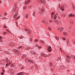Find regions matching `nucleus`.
Here are the masks:
<instances>
[{
  "label": "nucleus",
  "mask_w": 75,
  "mask_h": 75,
  "mask_svg": "<svg viewBox=\"0 0 75 75\" xmlns=\"http://www.w3.org/2000/svg\"><path fill=\"white\" fill-rule=\"evenodd\" d=\"M59 8H60L63 11L64 10V7L61 6V5H60V4H59Z\"/></svg>",
  "instance_id": "1"
},
{
  "label": "nucleus",
  "mask_w": 75,
  "mask_h": 75,
  "mask_svg": "<svg viewBox=\"0 0 75 75\" xmlns=\"http://www.w3.org/2000/svg\"><path fill=\"white\" fill-rule=\"evenodd\" d=\"M47 50L49 52H51V47L50 46H48Z\"/></svg>",
  "instance_id": "2"
},
{
  "label": "nucleus",
  "mask_w": 75,
  "mask_h": 75,
  "mask_svg": "<svg viewBox=\"0 0 75 75\" xmlns=\"http://www.w3.org/2000/svg\"><path fill=\"white\" fill-rule=\"evenodd\" d=\"M24 74V72H21L18 73L17 75H23Z\"/></svg>",
  "instance_id": "3"
},
{
  "label": "nucleus",
  "mask_w": 75,
  "mask_h": 75,
  "mask_svg": "<svg viewBox=\"0 0 75 75\" xmlns=\"http://www.w3.org/2000/svg\"><path fill=\"white\" fill-rule=\"evenodd\" d=\"M59 30H60V31H62V30L64 29V28L61 27L58 28Z\"/></svg>",
  "instance_id": "4"
},
{
  "label": "nucleus",
  "mask_w": 75,
  "mask_h": 75,
  "mask_svg": "<svg viewBox=\"0 0 75 75\" xmlns=\"http://www.w3.org/2000/svg\"><path fill=\"white\" fill-rule=\"evenodd\" d=\"M30 1V0L27 1L26 0L25 2V4H28V3Z\"/></svg>",
  "instance_id": "5"
},
{
  "label": "nucleus",
  "mask_w": 75,
  "mask_h": 75,
  "mask_svg": "<svg viewBox=\"0 0 75 75\" xmlns=\"http://www.w3.org/2000/svg\"><path fill=\"white\" fill-rule=\"evenodd\" d=\"M15 73V71H14L13 70L11 71V75H13V74H14Z\"/></svg>",
  "instance_id": "6"
},
{
  "label": "nucleus",
  "mask_w": 75,
  "mask_h": 75,
  "mask_svg": "<svg viewBox=\"0 0 75 75\" xmlns=\"http://www.w3.org/2000/svg\"><path fill=\"white\" fill-rule=\"evenodd\" d=\"M67 59L68 60V59H70L71 58L69 57V55H67Z\"/></svg>",
  "instance_id": "7"
},
{
  "label": "nucleus",
  "mask_w": 75,
  "mask_h": 75,
  "mask_svg": "<svg viewBox=\"0 0 75 75\" xmlns=\"http://www.w3.org/2000/svg\"><path fill=\"white\" fill-rule=\"evenodd\" d=\"M75 16L74 15H72V14H70L69 15V17H75Z\"/></svg>",
  "instance_id": "8"
},
{
  "label": "nucleus",
  "mask_w": 75,
  "mask_h": 75,
  "mask_svg": "<svg viewBox=\"0 0 75 75\" xmlns=\"http://www.w3.org/2000/svg\"><path fill=\"white\" fill-rule=\"evenodd\" d=\"M25 60L26 61L29 62H30V60H29L27 58L25 59Z\"/></svg>",
  "instance_id": "9"
},
{
  "label": "nucleus",
  "mask_w": 75,
  "mask_h": 75,
  "mask_svg": "<svg viewBox=\"0 0 75 75\" xmlns=\"http://www.w3.org/2000/svg\"><path fill=\"white\" fill-rule=\"evenodd\" d=\"M57 15H55L54 16V19H57Z\"/></svg>",
  "instance_id": "10"
},
{
  "label": "nucleus",
  "mask_w": 75,
  "mask_h": 75,
  "mask_svg": "<svg viewBox=\"0 0 75 75\" xmlns=\"http://www.w3.org/2000/svg\"><path fill=\"white\" fill-rule=\"evenodd\" d=\"M71 58H73V59H75V57L74 56H72Z\"/></svg>",
  "instance_id": "11"
},
{
  "label": "nucleus",
  "mask_w": 75,
  "mask_h": 75,
  "mask_svg": "<svg viewBox=\"0 0 75 75\" xmlns=\"http://www.w3.org/2000/svg\"><path fill=\"white\" fill-rule=\"evenodd\" d=\"M35 61H33V60H31L30 61V62H32V63H33L34 64V63L35 62Z\"/></svg>",
  "instance_id": "12"
},
{
  "label": "nucleus",
  "mask_w": 75,
  "mask_h": 75,
  "mask_svg": "<svg viewBox=\"0 0 75 75\" xmlns=\"http://www.w3.org/2000/svg\"><path fill=\"white\" fill-rule=\"evenodd\" d=\"M54 16V13H52V15L51 17L52 18H53L54 16Z\"/></svg>",
  "instance_id": "13"
},
{
  "label": "nucleus",
  "mask_w": 75,
  "mask_h": 75,
  "mask_svg": "<svg viewBox=\"0 0 75 75\" xmlns=\"http://www.w3.org/2000/svg\"><path fill=\"white\" fill-rule=\"evenodd\" d=\"M21 48H22V47L21 46L19 47H18V49L19 50H20V49H21Z\"/></svg>",
  "instance_id": "14"
},
{
  "label": "nucleus",
  "mask_w": 75,
  "mask_h": 75,
  "mask_svg": "<svg viewBox=\"0 0 75 75\" xmlns=\"http://www.w3.org/2000/svg\"><path fill=\"white\" fill-rule=\"evenodd\" d=\"M41 3H42V4H45V2H44L42 1H40Z\"/></svg>",
  "instance_id": "15"
},
{
  "label": "nucleus",
  "mask_w": 75,
  "mask_h": 75,
  "mask_svg": "<svg viewBox=\"0 0 75 75\" xmlns=\"http://www.w3.org/2000/svg\"><path fill=\"white\" fill-rule=\"evenodd\" d=\"M2 38H2V37L0 36V41H1H1Z\"/></svg>",
  "instance_id": "16"
},
{
  "label": "nucleus",
  "mask_w": 75,
  "mask_h": 75,
  "mask_svg": "<svg viewBox=\"0 0 75 75\" xmlns=\"http://www.w3.org/2000/svg\"><path fill=\"white\" fill-rule=\"evenodd\" d=\"M5 52L7 54H8V53H9V52H8L7 51H6Z\"/></svg>",
  "instance_id": "17"
},
{
  "label": "nucleus",
  "mask_w": 75,
  "mask_h": 75,
  "mask_svg": "<svg viewBox=\"0 0 75 75\" xmlns=\"http://www.w3.org/2000/svg\"><path fill=\"white\" fill-rule=\"evenodd\" d=\"M64 35H67V33L65 32H64Z\"/></svg>",
  "instance_id": "18"
},
{
  "label": "nucleus",
  "mask_w": 75,
  "mask_h": 75,
  "mask_svg": "<svg viewBox=\"0 0 75 75\" xmlns=\"http://www.w3.org/2000/svg\"><path fill=\"white\" fill-rule=\"evenodd\" d=\"M4 34H7V32H4Z\"/></svg>",
  "instance_id": "19"
},
{
  "label": "nucleus",
  "mask_w": 75,
  "mask_h": 75,
  "mask_svg": "<svg viewBox=\"0 0 75 75\" xmlns=\"http://www.w3.org/2000/svg\"><path fill=\"white\" fill-rule=\"evenodd\" d=\"M48 30H50V31L51 30V28H50L49 27L48 28Z\"/></svg>",
  "instance_id": "20"
},
{
  "label": "nucleus",
  "mask_w": 75,
  "mask_h": 75,
  "mask_svg": "<svg viewBox=\"0 0 75 75\" xmlns=\"http://www.w3.org/2000/svg\"><path fill=\"white\" fill-rule=\"evenodd\" d=\"M28 15H26V18H28Z\"/></svg>",
  "instance_id": "21"
},
{
  "label": "nucleus",
  "mask_w": 75,
  "mask_h": 75,
  "mask_svg": "<svg viewBox=\"0 0 75 75\" xmlns=\"http://www.w3.org/2000/svg\"><path fill=\"white\" fill-rule=\"evenodd\" d=\"M25 31H28V29H25Z\"/></svg>",
  "instance_id": "22"
},
{
  "label": "nucleus",
  "mask_w": 75,
  "mask_h": 75,
  "mask_svg": "<svg viewBox=\"0 0 75 75\" xmlns=\"http://www.w3.org/2000/svg\"><path fill=\"white\" fill-rule=\"evenodd\" d=\"M52 63H50V67H52Z\"/></svg>",
  "instance_id": "23"
},
{
  "label": "nucleus",
  "mask_w": 75,
  "mask_h": 75,
  "mask_svg": "<svg viewBox=\"0 0 75 75\" xmlns=\"http://www.w3.org/2000/svg\"><path fill=\"white\" fill-rule=\"evenodd\" d=\"M25 58V55H23V56L22 57V58Z\"/></svg>",
  "instance_id": "24"
},
{
  "label": "nucleus",
  "mask_w": 75,
  "mask_h": 75,
  "mask_svg": "<svg viewBox=\"0 0 75 75\" xmlns=\"http://www.w3.org/2000/svg\"><path fill=\"white\" fill-rule=\"evenodd\" d=\"M13 16H14V18H16V17H17L16 15H14Z\"/></svg>",
  "instance_id": "25"
},
{
  "label": "nucleus",
  "mask_w": 75,
  "mask_h": 75,
  "mask_svg": "<svg viewBox=\"0 0 75 75\" xmlns=\"http://www.w3.org/2000/svg\"><path fill=\"white\" fill-rule=\"evenodd\" d=\"M49 22H50V23H51V22H52V20H50L49 21Z\"/></svg>",
  "instance_id": "26"
},
{
  "label": "nucleus",
  "mask_w": 75,
  "mask_h": 75,
  "mask_svg": "<svg viewBox=\"0 0 75 75\" xmlns=\"http://www.w3.org/2000/svg\"><path fill=\"white\" fill-rule=\"evenodd\" d=\"M4 27L5 28H7V27H6V26H5V25L4 26Z\"/></svg>",
  "instance_id": "27"
},
{
  "label": "nucleus",
  "mask_w": 75,
  "mask_h": 75,
  "mask_svg": "<svg viewBox=\"0 0 75 75\" xmlns=\"http://www.w3.org/2000/svg\"><path fill=\"white\" fill-rule=\"evenodd\" d=\"M41 42H42V43H44V41H40Z\"/></svg>",
  "instance_id": "28"
},
{
  "label": "nucleus",
  "mask_w": 75,
  "mask_h": 75,
  "mask_svg": "<svg viewBox=\"0 0 75 75\" xmlns=\"http://www.w3.org/2000/svg\"><path fill=\"white\" fill-rule=\"evenodd\" d=\"M51 71H53L54 70V69H53L52 68L51 69Z\"/></svg>",
  "instance_id": "29"
},
{
  "label": "nucleus",
  "mask_w": 75,
  "mask_h": 75,
  "mask_svg": "<svg viewBox=\"0 0 75 75\" xmlns=\"http://www.w3.org/2000/svg\"><path fill=\"white\" fill-rule=\"evenodd\" d=\"M2 71L3 72H4V69H2Z\"/></svg>",
  "instance_id": "30"
},
{
  "label": "nucleus",
  "mask_w": 75,
  "mask_h": 75,
  "mask_svg": "<svg viewBox=\"0 0 75 75\" xmlns=\"http://www.w3.org/2000/svg\"><path fill=\"white\" fill-rule=\"evenodd\" d=\"M33 16H35V13H34V12L33 13Z\"/></svg>",
  "instance_id": "31"
},
{
  "label": "nucleus",
  "mask_w": 75,
  "mask_h": 75,
  "mask_svg": "<svg viewBox=\"0 0 75 75\" xmlns=\"http://www.w3.org/2000/svg\"><path fill=\"white\" fill-rule=\"evenodd\" d=\"M25 8H26V6H24V7H23V9H25Z\"/></svg>",
  "instance_id": "32"
},
{
  "label": "nucleus",
  "mask_w": 75,
  "mask_h": 75,
  "mask_svg": "<svg viewBox=\"0 0 75 75\" xmlns=\"http://www.w3.org/2000/svg\"><path fill=\"white\" fill-rule=\"evenodd\" d=\"M35 42H37V41H38V40L37 39H36L35 40Z\"/></svg>",
  "instance_id": "33"
},
{
  "label": "nucleus",
  "mask_w": 75,
  "mask_h": 75,
  "mask_svg": "<svg viewBox=\"0 0 75 75\" xmlns=\"http://www.w3.org/2000/svg\"><path fill=\"white\" fill-rule=\"evenodd\" d=\"M11 64V62H9V65H10Z\"/></svg>",
  "instance_id": "34"
},
{
  "label": "nucleus",
  "mask_w": 75,
  "mask_h": 75,
  "mask_svg": "<svg viewBox=\"0 0 75 75\" xmlns=\"http://www.w3.org/2000/svg\"><path fill=\"white\" fill-rule=\"evenodd\" d=\"M42 22L43 23H45V22L44 21H42Z\"/></svg>",
  "instance_id": "35"
},
{
  "label": "nucleus",
  "mask_w": 75,
  "mask_h": 75,
  "mask_svg": "<svg viewBox=\"0 0 75 75\" xmlns=\"http://www.w3.org/2000/svg\"><path fill=\"white\" fill-rule=\"evenodd\" d=\"M63 40H65V38H63Z\"/></svg>",
  "instance_id": "36"
},
{
  "label": "nucleus",
  "mask_w": 75,
  "mask_h": 75,
  "mask_svg": "<svg viewBox=\"0 0 75 75\" xmlns=\"http://www.w3.org/2000/svg\"><path fill=\"white\" fill-rule=\"evenodd\" d=\"M1 74L2 75H3L4 74V73L3 72H1Z\"/></svg>",
  "instance_id": "37"
},
{
  "label": "nucleus",
  "mask_w": 75,
  "mask_h": 75,
  "mask_svg": "<svg viewBox=\"0 0 75 75\" xmlns=\"http://www.w3.org/2000/svg\"><path fill=\"white\" fill-rule=\"evenodd\" d=\"M32 53V54H34V52H33Z\"/></svg>",
  "instance_id": "38"
},
{
  "label": "nucleus",
  "mask_w": 75,
  "mask_h": 75,
  "mask_svg": "<svg viewBox=\"0 0 75 75\" xmlns=\"http://www.w3.org/2000/svg\"><path fill=\"white\" fill-rule=\"evenodd\" d=\"M13 64H12V65H11V67H13Z\"/></svg>",
  "instance_id": "39"
},
{
  "label": "nucleus",
  "mask_w": 75,
  "mask_h": 75,
  "mask_svg": "<svg viewBox=\"0 0 75 75\" xmlns=\"http://www.w3.org/2000/svg\"><path fill=\"white\" fill-rule=\"evenodd\" d=\"M58 38H57V40H59V38H58Z\"/></svg>",
  "instance_id": "40"
},
{
  "label": "nucleus",
  "mask_w": 75,
  "mask_h": 75,
  "mask_svg": "<svg viewBox=\"0 0 75 75\" xmlns=\"http://www.w3.org/2000/svg\"><path fill=\"white\" fill-rule=\"evenodd\" d=\"M19 18V17H18L17 18H16V19H18Z\"/></svg>",
  "instance_id": "41"
},
{
  "label": "nucleus",
  "mask_w": 75,
  "mask_h": 75,
  "mask_svg": "<svg viewBox=\"0 0 75 75\" xmlns=\"http://www.w3.org/2000/svg\"><path fill=\"white\" fill-rule=\"evenodd\" d=\"M13 12H14L15 11V10H13Z\"/></svg>",
  "instance_id": "42"
},
{
  "label": "nucleus",
  "mask_w": 75,
  "mask_h": 75,
  "mask_svg": "<svg viewBox=\"0 0 75 75\" xmlns=\"http://www.w3.org/2000/svg\"><path fill=\"white\" fill-rule=\"evenodd\" d=\"M44 11V9H42V11Z\"/></svg>",
  "instance_id": "43"
},
{
  "label": "nucleus",
  "mask_w": 75,
  "mask_h": 75,
  "mask_svg": "<svg viewBox=\"0 0 75 75\" xmlns=\"http://www.w3.org/2000/svg\"><path fill=\"white\" fill-rule=\"evenodd\" d=\"M46 55V54H45V55H44V57H45Z\"/></svg>",
  "instance_id": "44"
},
{
  "label": "nucleus",
  "mask_w": 75,
  "mask_h": 75,
  "mask_svg": "<svg viewBox=\"0 0 75 75\" xmlns=\"http://www.w3.org/2000/svg\"><path fill=\"white\" fill-rule=\"evenodd\" d=\"M7 60L8 62V59H7Z\"/></svg>",
  "instance_id": "45"
},
{
  "label": "nucleus",
  "mask_w": 75,
  "mask_h": 75,
  "mask_svg": "<svg viewBox=\"0 0 75 75\" xmlns=\"http://www.w3.org/2000/svg\"><path fill=\"white\" fill-rule=\"evenodd\" d=\"M60 50H61V48H60Z\"/></svg>",
  "instance_id": "46"
},
{
  "label": "nucleus",
  "mask_w": 75,
  "mask_h": 75,
  "mask_svg": "<svg viewBox=\"0 0 75 75\" xmlns=\"http://www.w3.org/2000/svg\"><path fill=\"white\" fill-rule=\"evenodd\" d=\"M21 68H23V69H24V68H23V67H22Z\"/></svg>",
  "instance_id": "47"
},
{
  "label": "nucleus",
  "mask_w": 75,
  "mask_h": 75,
  "mask_svg": "<svg viewBox=\"0 0 75 75\" xmlns=\"http://www.w3.org/2000/svg\"><path fill=\"white\" fill-rule=\"evenodd\" d=\"M50 54L49 55V56H50Z\"/></svg>",
  "instance_id": "48"
},
{
  "label": "nucleus",
  "mask_w": 75,
  "mask_h": 75,
  "mask_svg": "<svg viewBox=\"0 0 75 75\" xmlns=\"http://www.w3.org/2000/svg\"><path fill=\"white\" fill-rule=\"evenodd\" d=\"M1 3V2H0V3Z\"/></svg>",
  "instance_id": "49"
},
{
  "label": "nucleus",
  "mask_w": 75,
  "mask_h": 75,
  "mask_svg": "<svg viewBox=\"0 0 75 75\" xmlns=\"http://www.w3.org/2000/svg\"><path fill=\"white\" fill-rule=\"evenodd\" d=\"M17 13H18L17 12Z\"/></svg>",
  "instance_id": "50"
},
{
  "label": "nucleus",
  "mask_w": 75,
  "mask_h": 75,
  "mask_svg": "<svg viewBox=\"0 0 75 75\" xmlns=\"http://www.w3.org/2000/svg\"><path fill=\"white\" fill-rule=\"evenodd\" d=\"M55 67V66H54V67Z\"/></svg>",
  "instance_id": "51"
},
{
  "label": "nucleus",
  "mask_w": 75,
  "mask_h": 75,
  "mask_svg": "<svg viewBox=\"0 0 75 75\" xmlns=\"http://www.w3.org/2000/svg\"><path fill=\"white\" fill-rule=\"evenodd\" d=\"M5 14V15H6V13Z\"/></svg>",
  "instance_id": "52"
},
{
  "label": "nucleus",
  "mask_w": 75,
  "mask_h": 75,
  "mask_svg": "<svg viewBox=\"0 0 75 75\" xmlns=\"http://www.w3.org/2000/svg\"><path fill=\"white\" fill-rule=\"evenodd\" d=\"M71 23H72V22H71Z\"/></svg>",
  "instance_id": "53"
},
{
  "label": "nucleus",
  "mask_w": 75,
  "mask_h": 75,
  "mask_svg": "<svg viewBox=\"0 0 75 75\" xmlns=\"http://www.w3.org/2000/svg\"><path fill=\"white\" fill-rule=\"evenodd\" d=\"M6 66H7V65H6Z\"/></svg>",
  "instance_id": "54"
}]
</instances>
